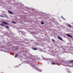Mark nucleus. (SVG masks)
Instances as JSON below:
<instances>
[{
    "mask_svg": "<svg viewBox=\"0 0 73 73\" xmlns=\"http://www.w3.org/2000/svg\"><path fill=\"white\" fill-rule=\"evenodd\" d=\"M66 36H68V37H71V38H72V37H72V35H70L69 34H66Z\"/></svg>",
    "mask_w": 73,
    "mask_h": 73,
    "instance_id": "obj_1",
    "label": "nucleus"
},
{
    "mask_svg": "<svg viewBox=\"0 0 73 73\" xmlns=\"http://www.w3.org/2000/svg\"><path fill=\"white\" fill-rule=\"evenodd\" d=\"M8 12H9V13L10 14H11V15H13V12H12L11 11H10V10H8Z\"/></svg>",
    "mask_w": 73,
    "mask_h": 73,
    "instance_id": "obj_2",
    "label": "nucleus"
},
{
    "mask_svg": "<svg viewBox=\"0 0 73 73\" xmlns=\"http://www.w3.org/2000/svg\"><path fill=\"white\" fill-rule=\"evenodd\" d=\"M3 23L4 24H6V25H8V23L7 22L5 21H4L3 22Z\"/></svg>",
    "mask_w": 73,
    "mask_h": 73,
    "instance_id": "obj_3",
    "label": "nucleus"
},
{
    "mask_svg": "<svg viewBox=\"0 0 73 73\" xmlns=\"http://www.w3.org/2000/svg\"><path fill=\"white\" fill-rule=\"evenodd\" d=\"M58 38L59 39V40H62V41H63V40L62 38H60V36H58Z\"/></svg>",
    "mask_w": 73,
    "mask_h": 73,
    "instance_id": "obj_4",
    "label": "nucleus"
},
{
    "mask_svg": "<svg viewBox=\"0 0 73 73\" xmlns=\"http://www.w3.org/2000/svg\"><path fill=\"white\" fill-rule=\"evenodd\" d=\"M17 56H18V54H16L15 55V58H17Z\"/></svg>",
    "mask_w": 73,
    "mask_h": 73,
    "instance_id": "obj_5",
    "label": "nucleus"
},
{
    "mask_svg": "<svg viewBox=\"0 0 73 73\" xmlns=\"http://www.w3.org/2000/svg\"><path fill=\"white\" fill-rule=\"evenodd\" d=\"M33 50H37V48H34L33 47Z\"/></svg>",
    "mask_w": 73,
    "mask_h": 73,
    "instance_id": "obj_6",
    "label": "nucleus"
},
{
    "mask_svg": "<svg viewBox=\"0 0 73 73\" xmlns=\"http://www.w3.org/2000/svg\"><path fill=\"white\" fill-rule=\"evenodd\" d=\"M12 23H13V24H16V22H15V21H13L12 22Z\"/></svg>",
    "mask_w": 73,
    "mask_h": 73,
    "instance_id": "obj_7",
    "label": "nucleus"
},
{
    "mask_svg": "<svg viewBox=\"0 0 73 73\" xmlns=\"http://www.w3.org/2000/svg\"><path fill=\"white\" fill-rule=\"evenodd\" d=\"M51 64H52V65H56V63L54 62H52Z\"/></svg>",
    "mask_w": 73,
    "mask_h": 73,
    "instance_id": "obj_8",
    "label": "nucleus"
},
{
    "mask_svg": "<svg viewBox=\"0 0 73 73\" xmlns=\"http://www.w3.org/2000/svg\"><path fill=\"white\" fill-rule=\"evenodd\" d=\"M67 26L69 27H72L71 25L69 24L67 25Z\"/></svg>",
    "mask_w": 73,
    "mask_h": 73,
    "instance_id": "obj_9",
    "label": "nucleus"
},
{
    "mask_svg": "<svg viewBox=\"0 0 73 73\" xmlns=\"http://www.w3.org/2000/svg\"><path fill=\"white\" fill-rule=\"evenodd\" d=\"M41 24L44 25V22H41Z\"/></svg>",
    "mask_w": 73,
    "mask_h": 73,
    "instance_id": "obj_10",
    "label": "nucleus"
},
{
    "mask_svg": "<svg viewBox=\"0 0 73 73\" xmlns=\"http://www.w3.org/2000/svg\"><path fill=\"white\" fill-rule=\"evenodd\" d=\"M69 62L71 63V62H72V63H73V60H71V61H70Z\"/></svg>",
    "mask_w": 73,
    "mask_h": 73,
    "instance_id": "obj_11",
    "label": "nucleus"
},
{
    "mask_svg": "<svg viewBox=\"0 0 73 73\" xmlns=\"http://www.w3.org/2000/svg\"><path fill=\"white\" fill-rule=\"evenodd\" d=\"M52 41H53V42H54L55 41V40H54L53 39H52Z\"/></svg>",
    "mask_w": 73,
    "mask_h": 73,
    "instance_id": "obj_12",
    "label": "nucleus"
},
{
    "mask_svg": "<svg viewBox=\"0 0 73 73\" xmlns=\"http://www.w3.org/2000/svg\"><path fill=\"white\" fill-rule=\"evenodd\" d=\"M4 24H1V26H4Z\"/></svg>",
    "mask_w": 73,
    "mask_h": 73,
    "instance_id": "obj_13",
    "label": "nucleus"
},
{
    "mask_svg": "<svg viewBox=\"0 0 73 73\" xmlns=\"http://www.w3.org/2000/svg\"><path fill=\"white\" fill-rule=\"evenodd\" d=\"M5 27H6V28H8V29H9V27H8L7 26H6Z\"/></svg>",
    "mask_w": 73,
    "mask_h": 73,
    "instance_id": "obj_14",
    "label": "nucleus"
},
{
    "mask_svg": "<svg viewBox=\"0 0 73 73\" xmlns=\"http://www.w3.org/2000/svg\"><path fill=\"white\" fill-rule=\"evenodd\" d=\"M33 67H35V65H34V64H33Z\"/></svg>",
    "mask_w": 73,
    "mask_h": 73,
    "instance_id": "obj_15",
    "label": "nucleus"
},
{
    "mask_svg": "<svg viewBox=\"0 0 73 73\" xmlns=\"http://www.w3.org/2000/svg\"><path fill=\"white\" fill-rule=\"evenodd\" d=\"M1 17H3L2 15H1Z\"/></svg>",
    "mask_w": 73,
    "mask_h": 73,
    "instance_id": "obj_16",
    "label": "nucleus"
},
{
    "mask_svg": "<svg viewBox=\"0 0 73 73\" xmlns=\"http://www.w3.org/2000/svg\"><path fill=\"white\" fill-rule=\"evenodd\" d=\"M2 12H4V11H3Z\"/></svg>",
    "mask_w": 73,
    "mask_h": 73,
    "instance_id": "obj_17",
    "label": "nucleus"
}]
</instances>
